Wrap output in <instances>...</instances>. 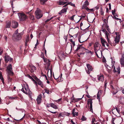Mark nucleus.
Instances as JSON below:
<instances>
[{"mask_svg": "<svg viewBox=\"0 0 124 124\" xmlns=\"http://www.w3.org/2000/svg\"><path fill=\"white\" fill-rule=\"evenodd\" d=\"M54 17H51L50 18L48 19H47L46 21V22H47L49 21H50V20L52 19Z\"/></svg>", "mask_w": 124, "mask_h": 124, "instance_id": "nucleus-54", "label": "nucleus"}, {"mask_svg": "<svg viewBox=\"0 0 124 124\" xmlns=\"http://www.w3.org/2000/svg\"><path fill=\"white\" fill-rule=\"evenodd\" d=\"M99 45L101 46L100 44L98 42H97L95 44L94 48H97Z\"/></svg>", "mask_w": 124, "mask_h": 124, "instance_id": "nucleus-31", "label": "nucleus"}, {"mask_svg": "<svg viewBox=\"0 0 124 124\" xmlns=\"http://www.w3.org/2000/svg\"><path fill=\"white\" fill-rule=\"evenodd\" d=\"M112 70L110 69H108L107 71L109 73H111L112 72Z\"/></svg>", "mask_w": 124, "mask_h": 124, "instance_id": "nucleus-60", "label": "nucleus"}, {"mask_svg": "<svg viewBox=\"0 0 124 124\" xmlns=\"http://www.w3.org/2000/svg\"><path fill=\"white\" fill-rule=\"evenodd\" d=\"M112 14L114 16H115V9L114 10H112Z\"/></svg>", "mask_w": 124, "mask_h": 124, "instance_id": "nucleus-53", "label": "nucleus"}, {"mask_svg": "<svg viewBox=\"0 0 124 124\" xmlns=\"http://www.w3.org/2000/svg\"><path fill=\"white\" fill-rule=\"evenodd\" d=\"M120 39V37L119 36H116L114 40L115 44L116 45L117 44H118L119 43Z\"/></svg>", "mask_w": 124, "mask_h": 124, "instance_id": "nucleus-16", "label": "nucleus"}, {"mask_svg": "<svg viewBox=\"0 0 124 124\" xmlns=\"http://www.w3.org/2000/svg\"><path fill=\"white\" fill-rule=\"evenodd\" d=\"M116 108L117 112H118V113H119L120 112V108H117V107H116Z\"/></svg>", "mask_w": 124, "mask_h": 124, "instance_id": "nucleus-57", "label": "nucleus"}, {"mask_svg": "<svg viewBox=\"0 0 124 124\" xmlns=\"http://www.w3.org/2000/svg\"><path fill=\"white\" fill-rule=\"evenodd\" d=\"M100 39L102 45L103 46L105 47V44H106L107 46L108 47V48L110 47V46L107 43L105 39L102 38H101Z\"/></svg>", "mask_w": 124, "mask_h": 124, "instance_id": "nucleus-7", "label": "nucleus"}, {"mask_svg": "<svg viewBox=\"0 0 124 124\" xmlns=\"http://www.w3.org/2000/svg\"><path fill=\"white\" fill-rule=\"evenodd\" d=\"M43 60H44V62H47V59L46 58H44V55H43Z\"/></svg>", "mask_w": 124, "mask_h": 124, "instance_id": "nucleus-55", "label": "nucleus"}, {"mask_svg": "<svg viewBox=\"0 0 124 124\" xmlns=\"http://www.w3.org/2000/svg\"><path fill=\"white\" fill-rule=\"evenodd\" d=\"M121 59H124V53L122 54L121 57Z\"/></svg>", "mask_w": 124, "mask_h": 124, "instance_id": "nucleus-63", "label": "nucleus"}, {"mask_svg": "<svg viewBox=\"0 0 124 124\" xmlns=\"http://www.w3.org/2000/svg\"><path fill=\"white\" fill-rule=\"evenodd\" d=\"M106 67L108 69H110L112 70V69H113V71L115 73H117V74H119L120 73V68L119 67H118L116 68V70H115V66H114V64L111 67H110V66H109L108 67Z\"/></svg>", "mask_w": 124, "mask_h": 124, "instance_id": "nucleus-4", "label": "nucleus"}, {"mask_svg": "<svg viewBox=\"0 0 124 124\" xmlns=\"http://www.w3.org/2000/svg\"><path fill=\"white\" fill-rule=\"evenodd\" d=\"M30 71L31 73L33 72L34 71L36 70V67L32 65H30Z\"/></svg>", "mask_w": 124, "mask_h": 124, "instance_id": "nucleus-15", "label": "nucleus"}, {"mask_svg": "<svg viewBox=\"0 0 124 124\" xmlns=\"http://www.w3.org/2000/svg\"><path fill=\"white\" fill-rule=\"evenodd\" d=\"M18 25V23L15 21H12V26L13 28H16L17 27Z\"/></svg>", "mask_w": 124, "mask_h": 124, "instance_id": "nucleus-14", "label": "nucleus"}, {"mask_svg": "<svg viewBox=\"0 0 124 124\" xmlns=\"http://www.w3.org/2000/svg\"><path fill=\"white\" fill-rule=\"evenodd\" d=\"M3 77L2 75L1 74H0V79H3Z\"/></svg>", "mask_w": 124, "mask_h": 124, "instance_id": "nucleus-64", "label": "nucleus"}, {"mask_svg": "<svg viewBox=\"0 0 124 124\" xmlns=\"http://www.w3.org/2000/svg\"><path fill=\"white\" fill-rule=\"evenodd\" d=\"M75 108H74L73 109L72 111V114H73V116H75V113L76 112L75 111Z\"/></svg>", "mask_w": 124, "mask_h": 124, "instance_id": "nucleus-38", "label": "nucleus"}, {"mask_svg": "<svg viewBox=\"0 0 124 124\" xmlns=\"http://www.w3.org/2000/svg\"><path fill=\"white\" fill-rule=\"evenodd\" d=\"M13 61V59L12 58H10L8 55H6L5 57V62L7 63L8 61L10 62H11Z\"/></svg>", "mask_w": 124, "mask_h": 124, "instance_id": "nucleus-9", "label": "nucleus"}, {"mask_svg": "<svg viewBox=\"0 0 124 124\" xmlns=\"http://www.w3.org/2000/svg\"><path fill=\"white\" fill-rule=\"evenodd\" d=\"M87 8H88L87 7V6L85 5L84 4L83 5L82 7V9H85L86 10Z\"/></svg>", "mask_w": 124, "mask_h": 124, "instance_id": "nucleus-42", "label": "nucleus"}, {"mask_svg": "<svg viewBox=\"0 0 124 124\" xmlns=\"http://www.w3.org/2000/svg\"><path fill=\"white\" fill-rule=\"evenodd\" d=\"M11 25V22L9 21L7 23L6 26V28H9L10 27Z\"/></svg>", "mask_w": 124, "mask_h": 124, "instance_id": "nucleus-25", "label": "nucleus"}, {"mask_svg": "<svg viewBox=\"0 0 124 124\" xmlns=\"http://www.w3.org/2000/svg\"><path fill=\"white\" fill-rule=\"evenodd\" d=\"M44 90L45 91V93H46L48 94L49 93V91L48 88H46L44 89Z\"/></svg>", "mask_w": 124, "mask_h": 124, "instance_id": "nucleus-37", "label": "nucleus"}, {"mask_svg": "<svg viewBox=\"0 0 124 124\" xmlns=\"http://www.w3.org/2000/svg\"><path fill=\"white\" fill-rule=\"evenodd\" d=\"M98 80L99 81L102 82L104 81L103 76V75L98 76Z\"/></svg>", "mask_w": 124, "mask_h": 124, "instance_id": "nucleus-20", "label": "nucleus"}, {"mask_svg": "<svg viewBox=\"0 0 124 124\" xmlns=\"http://www.w3.org/2000/svg\"><path fill=\"white\" fill-rule=\"evenodd\" d=\"M37 81L38 82V85H40V86L42 88H44L43 84L42 82L39 80H39H38Z\"/></svg>", "mask_w": 124, "mask_h": 124, "instance_id": "nucleus-19", "label": "nucleus"}, {"mask_svg": "<svg viewBox=\"0 0 124 124\" xmlns=\"http://www.w3.org/2000/svg\"><path fill=\"white\" fill-rule=\"evenodd\" d=\"M94 50L95 52V53L96 56L98 57L99 58V57L97 54V52H99V53H101V54L102 53V52H101V51L100 50V51L97 50V48H94Z\"/></svg>", "mask_w": 124, "mask_h": 124, "instance_id": "nucleus-21", "label": "nucleus"}, {"mask_svg": "<svg viewBox=\"0 0 124 124\" xmlns=\"http://www.w3.org/2000/svg\"><path fill=\"white\" fill-rule=\"evenodd\" d=\"M21 91L24 93L27 94H28V93L26 92H25V91L24 90V89L23 88V87L21 89Z\"/></svg>", "mask_w": 124, "mask_h": 124, "instance_id": "nucleus-58", "label": "nucleus"}, {"mask_svg": "<svg viewBox=\"0 0 124 124\" xmlns=\"http://www.w3.org/2000/svg\"><path fill=\"white\" fill-rule=\"evenodd\" d=\"M35 13V17L38 19L41 18L43 16L42 12L39 9L37 8Z\"/></svg>", "mask_w": 124, "mask_h": 124, "instance_id": "nucleus-3", "label": "nucleus"}, {"mask_svg": "<svg viewBox=\"0 0 124 124\" xmlns=\"http://www.w3.org/2000/svg\"><path fill=\"white\" fill-rule=\"evenodd\" d=\"M102 92V91L101 90H100L99 91L97 94V98L99 100H100V97Z\"/></svg>", "mask_w": 124, "mask_h": 124, "instance_id": "nucleus-17", "label": "nucleus"}, {"mask_svg": "<svg viewBox=\"0 0 124 124\" xmlns=\"http://www.w3.org/2000/svg\"><path fill=\"white\" fill-rule=\"evenodd\" d=\"M109 16H108L107 18V20H106V19H104L103 20V25L102 26V27H103L104 26V25H106V24H108V18Z\"/></svg>", "mask_w": 124, "mask_h": 124, "instance_id": "nucleus-18", "label": "nucleus"}, {"mask_svg": "<svg viewBox=\"0 0 124 124\" xmlns=\"http://www.w3.org/2000/svg\"><path fill=\"white\" fill-rule=\"evenodd\" d=\"M104 26L105 27V28H106L108 32H109V31H110V30L109 28V26H108V24L104 25Z\"/></svg>", "mask_w": 124, "mask_h": 124, "instance_id": "nucleus-32", "label": "nucleus"}, {"mask_svg": "<svg viewBox=\"0 0 124 124\" xmlns=\"http://www.w3.org/2000/svg\"><path fill=\"white\" fill-rule=\"evenodd\" d=\"M86 50V52L88 53H90L91 55H93V52L91 51H90L88 49H86L85 51Z\"/></svg>", "mask_w": 124, "mask_h": 124, "instance_id": "nucleus-35", "label": "nucleus"}, {"mask_svg": "<svg viewBox=\"0 0 124 124\" xmlns=\"http://www.w3.org/2000/svg\"><path fill=\"white\" fill-rule=\"evenodd\" d=\"M121 64L123 67H124V59H121L120 60Z\"/></svg>", "mask_w": 124, "mask_h": 124, "instance_id": "nucleus-22", "label": "nucleus"}, {"mask_svg": "<svg viewBox=\"0 0 124 124\" xmlns=\"http://www.w3.org/2000/svg\"><path fill=\"white\" fill-rule=\"evenodd\" d=\"M14 1V0H11L10 1V2L11 3V5L12 7V8L13 9V8L14 7H13V1Z\"/></svg>", "mask_w": 124, "mask_h": 124, "instance_id": "nucleus-44", "label": "nucleus"}, {"mask_svg": "<svg viewBox=\"0 0 124 124\" xmlns=\"http://www.w3.org/2000/svg\"><path fill=\"white\" fill-rule=\"evenodd\" d=\"M105 34H106V37H107V39H108V36L109 35V34L108 33V32L107 31H106V32Z\"/></svg>", "mask_w": 124, "mask_h": 124, "instance_id": "nucleus-47", "label": "nucleus"}, {"mask_svg": "<svg viewBox=\"0 0 124 124\" xmlns=\"http://www.w3.org/2000/svg\"><path fill=\"white\" fill-rule=\"evenodd\" d=\"M25 76L29 78L30 79L31 78V76L29 75V74H27L25 75Z\"/></svg>", "mask_w": 124, "mask_h": 124, "instance_id": "nucleus-59", "label": "nucleus"}, {"mask_svg": "<svg viewBox=\"0 0 124 124\" xmlns=\"http://www.w3.org/2000/svg\"><path fill=\"white\" fill-rule=\"evenodd\" d=\"M67 2H63L62 1L60 0L59 2V4L60 5H63L66 4Z\"/></svg>", "mask_w": 124, "mask_h": 124, "instance_id": "nucleus-26", "label": "nucleus"}, {"mask_svg": "<svg viewBox=\"0 0 124 124\" xmlns=\"http://www.w3.org/2000/svg\"><path fill=\"white\" fill-rule=\"evenodd\" d=\"M63 116L65 115L67 116H69L70 114V113H69L67 112H64L63 113Z\"/></svg>", "mask_w": 124, "mask_h": 124, "instance_id": "nucleus-30", "label": "nucleus"}, {"mask_svg": "<svg viewBox=\"0 0 124 124\" xmlns=\"http://www.w3.org/2000/svg\"><path fill=\"white\" fill-rule=\"evenodd\" d=\"M32 10H31L30 12H26L27 14H29L30 15L29 17L31 19L33 20H34V16L32 15Z\"/></svg>", "mask_w": 124, "mask_h": 124, "instance_id": "nucleus-12", "label": "nucleus"}, {"mask_svg": "<svg viewBox=\"0 0 124 124\" xmlns=\"http://www.w3.org/2000/svg\"><path fill=\"white\" fill-rule=\"evenodd\" d=\"M100 12L101 15H103L104 14V12L103 11V9L102 7H101V10L100 11Z\"/></svg>", "mask_w": 124, "mask_h": 124, "instance_id": "nucleus-36", "label": "nucleus"}, {"mask_svg": "<svg viewBox=\"0 0 124 124\" xmlns=\"http://www.w3.org/2000/svg\"><path fill=\"white\" fill-rule=\"evenodd\" d=\"M95 119L94 117H93V118H92V123H94V122H95Z\"/></svg>", "mask_w": 124, "mask_h": 124, "instance_id": "nucleus-61", "label": "nucleus"}, {"mask_svg": "<svg viewBox=\"0 0 124 124\" xmlns=\"http://www.w3.org/2000/svg\"><path fill=\"white\" fill-rule=\"evenodd\" d=\"M110 88L111 89V92L112 93H113V94H116L118 91L117 89L115 88L113 86L111 85H110Z\"/></svg>", "mask_w": 124, "mask_h": 124, "instance_id": "nucleus-11", "label": "nucleus"}, {"mask_svg": "<svg viewBox=\"0 0 124 124\" xmlns=\"http://www.w3.org/2000/svg\"><path fill=\"white\" fill-rule=\"evenodd\" d=\"M86 10L89 12H93L94 11L93 9H89L88 8L86 9Z\"/></svg>", "mask_w": 124, "mask_h": 124, "instance_id": "nucleus-33", "label": "nucleus"}, {"mask_svg": "<svg viewBox=\"0 0 124 124\" xmlns=\"http://www.w3.org/2000/svg\"><path fill=\"white\" fill-rule=\"evenodd\" d=\"M93 99H88L87 100V104L89 106V105L90 104V107L89 108V109L90 111L93 113V110L92 108V101Z\"/></svg>", "mask_w": 124, "mask_h": 124, "instance_id": "nucleus-6", "label": "nucleus"}, {"mask_svg": "<svg viewBox=\"0 0 124 124\" xmlns=\"http://www.w3.org/2000/svg\"><path fill=\"white\" fill-rule=\"evenodd\" d=\"M107 41L108 42V43L110 45H111V46H115L116 45V44H115V43H114L113 44V45H112V43L111 42V41L110 39L109 38L107 39Z\"/></svg>", "mask_w": 124, "mask_h": 124, "instance_id": "nucleus-24", "label": "nucleus"}, {"mask_svg": "<svg viewBox=\"0 0 124 124\" xmlns=\"http://www.w3.org/2000/svg\"><path fill=\"white\" fill-rule=\"evenodd\" d=\"M23 34L21 32L18 33V29L15 31L12 36L13 40L15 41H17L20 40L22 38Z\"/></svg>", "mask_w": 124, "mask_h": 124, "instance_id": "nucleus-2", "label": "nucleus"}, {"mask_svg": "<svg viewBox=\"0 0 124 124\" xmlns=\"http://www.w3.org/2000/svg\"><path fill=\"white\" fill-rule=\"evenodd\" d=\"M86 6H88L89 5V3L87 0H86L85 2V4H84Z\"/></svg>", "mask_w": 124, "mask_h": 124, "instance_id": "nucleus-43", "label": "nucleus"}, {"mask_svg": "<svg viewBox=\"0 0 124 124\" xmlns=\"http://www.w3.org/2000/svg\"><path fill=\"white\" fill-rule=\"evenodd\" d=\"M82 99V98H77V99H75V102H77L78 101H80L81 99Z\"/></svg>", "mask_w": 124, "mask_h": 124, "instance_id": "nucleus-51", "label": "nucleus"}, {"mask_svg": "<svg viewBox=\"0 0 124 124\" xmlns=\"http://www.w3.org/2000/svg\"><path fill=\"white\" fill-rule=\"evenodd\" d=\"M46 106L47 107L49 108L50 107H51V103L50 104H46Z\"/></svg>", "mask_w": 124, "mask_h": 124, "instance_id": "nucleus-62", "label": "nucleus"}, {"mask_svg": "<svg viewBox=\"0 0 124 124\" xmlns=\"http://www.w3.org/2000/svg\"><path fill=\"white\" fill-rule=\"evenodd\" d=\"M111 16H112V17L113 19H116V20H117V21L119 20H121V19H119V18H117L116 17V16L115 15V16H112V15H111Z\"/></svg>", "mask_w": 124, "mask_h": 124, "instance_id": "nucleus-39", "label": "nucleus"}, {"mask_svg": "<svg viewBox=\"0 0 124 124\" xmlns=\"http://www.w3.org/2000/svg\"><path fill=\"white\" fill-rule=\"evenodd\" d=\"M75 15H73L70 17V20H71L72 21H73L74 20V17Z\"/></svg>", "mask_w": 124, "mask_h": 124, "instance_id": "nucleus-45", "label": "nucleus"}, {"mask_svg": "<svg viewBox=\"0 0 124 124\" xmlns=\"http://www.w3.org/2000/svg\"><path fill=\"white\" fill-rule=\"evenodd\" d=\"M29 41V36H28L26 39V42L28 43Z\"/></svg>", "mask_w": 124, "mask_h": 124, "instance_id": "nucleus-56", "label": "nucleus"}, {"mask_svg": "<svg viewBox=\"0 0 124 124\" xmlns=\"http://www.w3.org/2000/svg\"><path fill=\"white\" fill-rule=\"evenodd\" d=\"M31 75L32 76V77L34 78L36 81L39 80V79L34 73H32Z\"/></svg>", "mask_w": 124, "mask_h": 124, "instance_id": "nucleus-27", "label": "nucleus"}, {"mask_svg": "<svg viewBox=\"0 0 124 124\" xmlns=\"http://www.w3.org/2000/svg\"><path fill=\"white\" fill-rule=\"evenodd\" d=\"M7 69L8 70V74L7 75L8 80L9 82H11L12 80V76L14 75L11 64H10L8 65L7 67Z\"/></svg>", "mask_w": 124, "mask_h": 124, "instance_id": "nucleus-1", "label": "nucleus"}, {"mask_svg": "<svg viewBox=\"0 0 124 124\" xmlns=\"http://www.w3.org/2000/svg\"><path fill=\"white\" fill-rule=\"evenodd\" d=\"M18 15L21 21H23L25 20L27 18V16L24 14L21 13H18Z\"/></svg>", "mask_w": 124, "mask_h": 124, "instance_id": "nucleus-5", "label": "nucleus"}, {"mask_svg": "<svg viewBox=\"0 0 124 124\" xmlns=\"http://www.w3.org/2000/svg\"><path fill=\"white\" fill-rule=\"evenodd\" d=\"M24 89L26 92H28V91L29 89L28 86L27 85L26 86L24 87Z\"/></svg>", "mask_w": 124, "mask_h": 124, "instance_id": "nucleus-40", "label": "nucleus"}, {"mask_svg": "<svg viewBox=\"0 0 124 124\" xmlns=\"http://www.w3.org/2000/svg\"><path fill=\"white\" fill-rule=\"evenodd\" d=\"M46 40V39H45V41L44 42V45H43V50H45V55L46 56V49H45V43Z\"/></svg>", "mask_w": 124, "mask_h": 124, "instance_id": "nucleus-28", "label": "nucleus"}, {"mask_svg": "<svg viewBox=\"0 0 124 124\" xmlns=\"http://www.w3.org/2000/svg\"><path fill=\"white\" fill-rule=\"evenodd\" d=\"M47 0H40V3L41 4L44 5L45 4V2Z\"/></svg>", "mask_w": 124, "mask_h": 124, "instance_id": "nucleus-29", "label": "nucleus"}, {"mask_svg": "<svg viewBox=\"0 0 124 124\" xmlns=\"http://www.w3.org/2000/svg\"><path fill=\"white\" fill-rule=\"evenodd\" d=\"M18 98V97H9V99H11V100L14 99H17Z\"/></svg>", "mask_w": 124, "mask_h": 124, "instance_id": "nucleus-52", "label": "nucleus"}, {"mask_svg": "<svg viewBox=\"0 0 124 124\" xmlns=\"http://www.w3.org/2000/svg\"><path fill=\"white\" fill-rule=\"evenodd\" d=\"M63 116V113H60L59 114L58 117H60L61 116L62 117V116Z\"/></svg>", "mask_w": 124, "mask_h": 124, "instance_id": "nucleus-49", "label": "nucleus"}, {"mask_svg": "<svg viewBox=\"0 0 124 124\" xmlns=\"http://www.w3.org/2000/svg\"><path fill=\"white\" fill-rule=\"evenodd\" d=\"M87 69H86L85 70L87 73L89 74L90 73L92 70L93 69L91 65L89 64H86Z\"/></svg>", "mask_w": 124, "mask_h": 124, "instance_id": "nucleus-8", "label": "nucleus"}, {"mask_svg": "<svg viewBox=\"0 0 124 124\" xmlns=\"http://www.w3.org/2000/svg\"><path fill=\"white\" fill-rule=\"evenodd\" d=\"M68 7L63 8L61 10L62 12L63 13L66 12H67V10L68 9Z\"/></svg>", "mask_w": 124, "mask_h": 124, "instance_id": "nucleus-34", "label": "nucleus"}, {"mask_svg": "<svg viewBox=\"0 0 124 124\" xmlns=\"http://www.w3.org/2000/svg\"><path fill=\"white\" fill-rule=\"evenodd\" d=\"M68 3V5H70L71 6H73L74 7L75 6V4L73 3H72L71 2H69Z\"/></svg>", "mask_w": 124, "mask_h": 124, "instance_id": "nucleus-41", "label": "nucleus"}, {"mask_svg": "<svg viewBox=\"0 0 124 124\" xmlns=\"http://www.w3.org/2000/svg\"><path fill=\"white\" fill-rule=\"evenodd\" d=\"M37 42L36 43V44L35 45V47H34V49H36V46L38 45L39 44V42H38V40L37 39Z\"/></svg>", "mask_w": 124, "mask_h": 124, "instance_id": "nucleus-50", "label": "nucleus"}, {"mask_svg": "<svg viewBox=\"0 0 124 124\" xmlns=\"http://www.w3.org/2000/svg\"><path fill=\"white\" fill-rule=\"evenodd\" d=\"M26 92L27 93H28L30 95H31V94H32V93L31 91L30 90V89H29L28 90V92Z\"/></svg>", "mask_w": 124, "mask_h": 124, "instance_id": "nucleus-46", "label": "nucleus"}, {"mask_svg": "<svg viewBox=\"0 0 124 124\" xmlns=\"http://www.w3.org/2000/svg\"><path fill=\"white\" fill-rule=\"evenodd\" d=\"M42 94H40L38 97L36 101L38 104H39L41 101Z\"/></svg>", "mask_w": 124, "mask_h": 124, "instance_id": "nucleus-13", "label": "nucleus"}, {"mask_svg": "<svg viewBox=\"0 0 124 124\" xmlns=\"http://www.w3.org/2000/svg\"><path fill=\"white\" fill-rule=\"evenodd\" d=\"M51 107L54 109H57L58 108L57 106L53 103H51Z\"/></svg>", "mask_w": 124, "mask_h": 124, "instance_id": "nucleus-23", "label": "nucleus"}, {"mask_svg": "<svg viewBox=\"0 0 124 124\" xmlns=\"http://www.w3.org/2000/svg\"><path fill=\"white\" fill-rule=\"evenodd\" d=\"M86 49L82 47V45H79L78 46L77 49L75 50V52H77L78 50L80 51L83 50L84 51H85Z\"/></svg>", "mask_w": 124, "mask_h": 124, "instance_id": "nucleus-10", "label": "nucleus"}, {"mask_svg": "<svg viewBox=\"0 0 124 124\" xmlns=\"http://www.w3.org/2000/svg\"><path fill=\"white\" fill-rule=\"evenodd\" d=\"M81 119L83 121H85L86 120V118L84 116H83L81 118Z\"/></svg>", "mask_w": 124, "mask_h": 124, "instance_id": "nucleus-48", "label": "nucleus"}]
</instances>
